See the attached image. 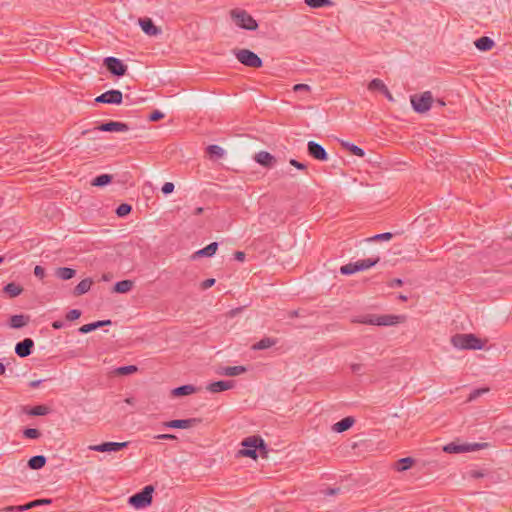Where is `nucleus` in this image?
<instances>
[{
    "instance_id": "423d86ee",
    "label": "nucleus",
    "mask_w": 512,
    "mask_h": 512,
    "mask_svg": "<svg viewBox=\"0 0 512 512\" xmlns=\"http://www.w3.org/2000/svg\"><path fill=\"white\" fill-rule=\"evenodd\" d=\"M233 52L237 60L247 67L260 68L263 66L262 59L249 49H235Z\"/></svg>"
},
{
    "instance_id": "c85d7f7f",
    "label": "nucleus",
    "mask_w": 512,
    "mask_h": 512,
    "mask_svg": "<svg viewBox=\"0 0 512 512\" xmlns=\"http://www.w3.org/2000/svg\"><path fill=\"white\" fill-rule=\"evenodd\" d=\"M22 287L14 282L8 283L4 286L3 291L4 293L8 294L9 297L14 298L21 294Z\"/></svg>"
},
{
    "instance_id": "9b49d317",
    "label": "nucleus",
    "mask_w": 512,
    "mask_h": 512,
    "mask_svg": "<svg viewBox=\"0 0 512 512\" xmlns=\"http://www.w3.org/2000/svg\"><path fill=\"white\" fill-rule=\"evenodd\" d=\"M201 422L202 420L200 418L175 419L164 422L163 426L173 429H188L200 424Z\"/></svg>"
},
{
    "instance_id": "aec40b11",
    "label": "nucleus",
    "mask_w": 512,
    "mask_h": 512,
    "mask_svg": "<svg viewBox=\"0 0 512 512\" xmlns=\"http://www.w3.org/2000/svg\"><path fill=\"white\" fill-rule=\"evenodd\" d=\"M139 24L143 32L149 36H156L161 32L160 28H158L150 18H140Z\"/></svg>"
},
{
    "instance_id": "473e14b6",
    "label": "nucleus",
    "mask_w": 512,
    "mask_h": 512,
    "mask_svg": "<svg viewBox=\"0 0 512 512\" xmlns=\"http://www.w3.org/2000/svg\"><path fill=\"white\" fill-rule=\"evenodd\" d=\"M413 463L414 459L411 457L401 458L396 463V469L398 471H406L412 466Z\"/></svg>"
},
{
    "instance_id": "c756f323",
    "label": "nucleus",
    "mask_w": 512,
    "mask_h": 512,
    "mask_svg": "<svg viewBox=\"0 0 512 512\" xmlns=\"http://www.w3.org/2000/svg\"><path fill=\"white\" fill-rule=\"evenodd\" d=\"M218 249V243L212 242L203 249L197 251L195 253L196 256H205V257H212Z\"/></svg>"
},
{
    "instance_id": "a19ab883",
    "label": "nucleus",
    "mask_w": 512,
    "mask_h": 512,
    "mask_svg": "<svg viewBox=\"0 0 512 512\" xmlns=\"http://www.w3.org/2000/svg\"><path fill=\"white\" fill-rule=\"evenodd\" d=\"M138 370L137 366L135 365H128V366H122L117 368V373L119 375H129L132 373H135Z\"/></svg>"
},
{
    "instance_id": "8fccbe9b",
    "label": "nucleus",
    "mask_w": 512,
    "mask_h": 512,
    "mask_svg": "<svg viewBox=\"0 0 512 512\" xmlns=\"http://www.w3.org/2000/svg\"><path fill=\"white\" fill-rule=\"evenodd\" d=\"M34 276L38 277L39 279L43 280L45 277V269L42 266H35L34 267Z\"/></svg>"
},
{
    "instance_id": "ddd939ff",
    "label": "nucleus",
    "mask_w": 512,
    "mask_h": 512,
    "mask_svg": "<svg viewBox=\"0 0 512 512\" xmlns=\"http://www.w3.org/2000/svg\"><path fill=\"white\" fill-rule=\"evenodd\" d=\"M307 152L312 158L318 161H326L328 159V154L324 147L315 141L308 142Z\"/></svg>"
},
{
    "instance_id": "3c124183",
    "label": "nucleus",
    "mask_w": 512,
    "mask_h": 512,
    "mask_svg": "<svg viewBox=\"0 0 512 512\" xmlns=\"http://www.w3.org/2000/svg\"><path fill=\"white\" fill-rule=\"evenodd\" d=\"M215 282L216 281L214 278H208V279L204 280L203 282H201L200 287L202 290H206V289L212 287L215 284Z\"/></svg>"
},
{
    "instance_id": "13d9d810",
    "label": "nucleus",
    "mask_w": 512,
    "mask_h": 512,
    "mask_svg": "<svg viewBox=\"0 0 512 512\" xmlns=\"http://www.w3.org/2000/svg\"><path fill=\"white\" fill-rule=\"evenodd\" d=\"M21 414H27L28 416H32V406L31 405H21L19 406Z\"/></svg>"
},
{
    "instance_id": "4468645a",
    "label": "nucleus",
    "mask_w": 512,
    "mask_h": 512,
    "mask_svg": "<svg viewBox=\"0 0 512 512\" xmlns=\"http://www.w3.org/2000/svg\"><path fill=\"white\" fill-rule=\"evenodd\" d=\"M95 130L102 132H126L129 130V126L124 122L108 121L97 126Z\"/></svg>"
},
{
    "instance_id": "69168bd1",
    "label": "nucleus",
    "mask_w": 512,
    "mask_h": 512,
    "mask_svg": "<svg viewBox=\"0 0 512 512\" xmlns=\"http://www.w3.org/2000/svg\"><path fill=\"white\" fill-rule=\"evenodd\" d=\"M64 325H65V323L61 320H56V321L52 322V327L54 329H61L64 327Z\"/></svg>"
},
{
    "instance_id": "f3484780",
    "label": "nucleus",
    "mask_w": 512,
    "mask_h": 512,
    "mask_svg": "<svg viewBox=\"0 0 512 512\" xmlns=\"http://www.w3.org/2000/svg\"><path fill=\"white\" fill-rule=\"evenodd\" d=\"M31 321V317L28 314H17L10 316L8 325L13 329H20L27 326Z\"/></svg>"
},
{
    "instance_id": "052dcab7",
    "label": "nucleus",
    "mask_w": 512,
    "mask_h": 512,
    "mask_svg": "<svg viewBox=\"0 0 512 512\" xmlns=\"http://www.w3.org/2000/svg\"><path fill=\"white\" fill-rule=\"evenodd\" d=\"M340 492V488H327L323 491L325 496H334Z\"/></svg>"
},
{
    "instance_id": "603ef678",
    "label": "nucleus",
    "mask_w": 512,
    "mask_h": 512,
    "mask_svg": "<svg viewBox=\"0 0 512 512\" xmlns=\"http://www.w3.org/2000/svg\"><path fill=\"white\" fill-rule=\"evenodd\" d=\"M51 503H52V499H50V498L34 499V508L41 506V505H49Z\"/></svg>"
},
{
    "instance_id": "f03ea898",
    "label": "nucleus",
    "mask_w": 512,
    "mask_h": 512,
    "mask_svg": "<svg viewBox=\"0 0 512 512\" xmlns=\"http://www.w3.org/2000/svg\"><path fill=\"white\" fill-rule=\"evenodd\" d=\"M454 347L464 350H480L484 347V341L474 334H455L451 338Z\"/></svg>"
},
{
    "instance_id": "79ce46f5",
    "label": "nucleus",
    "mask_w": 512,
    "mask_h": 512,
    "mask_svg": "<svg viewBox=\"0 0 512 512\" xmlns=\"http://www.w3.org/2000/svg\"><path fill=\"white\" fill-rule=\"evenodd\" d=\"M488 391H489L488 388L475 389L469 394L467 401H469V402L474 401L475 399H477L478 397H480L481 395H483L484 393H486Z\"/></svg>"
},
{
    "instance_id": "dca6fc26",
    "label": "nucleus",
    "mask_w": 512,
    "mask_h": 512,
    "mask_svg": "<svg viewBox=\"0 0 512 512\" xmlns=\"http://www.w3.org/2000/svg\"><path fill=\"white\" fill-rule=\"evenodd\" d=\"M254 160L265 168H272L276 164V158L267 151H260L256 153Z\"/></svg>"
},
{
    "instance_id": "4d7b16f0",
    "label": "nucleus",
    "mask_w": 512,
    "mask_h": 512,
    "mask_svg": "<svg viewBox=\"0 0 512 512\" xmlns=\"http://www.w3.org/2000/svg\"><path fill=\"white\" fill-rule=\"evenodd\" d=\"M157 440H175L177 439L174 434H158L154 437Z\"/></svg>"
},
{
    "instance_id": "49530a36",
    "label": "nucleus",
    "mask_w": 512,
    "mask_h": 512,
    "mask_svg": "<svg viewBox=\"0 0 512 512\" xmlns=\"http://www.w3.org/2000/svg\"><path fill=\"white\" fill-rule=\"evenodd\" d=\"M164 118V114L159 110H154L150 113L148 119L152 122L159 121Z\"/></svg>"
},
{
    "instance_id": "ea45409f",
    "label": "nucleus",
    "mask_w": 512,
    "mask_h": 512,
    "mask_svg": "<svg viewBox=\"0 0 512 512\" xmlns=\"http://www.w3.org/2000/svg\"><path fill=\"white\" fill-rule=\"evenodd\" d=\"M32 509V501H29L25 503L24 505H18V506H8L5 508L6 511H16V512H22L26 510Z\"/></svg>"
},
{
    "instance_id": "c03bdc74",
    "label": "nucleus",
    "mask_w": 512,
    "mask_h": 512,
    "mask_svg": "<svg viewBox=\"0 0 512 512\" xmlns=\"http://www.w3.org/2000/svg\"><path fill=\"white\" fill-rule=\"evenodd\" d=\"M46 464V457L43 455L34 456V470L41 469Z\"/></svg>"
},
{
    "instance_id": "de8ad7c7",
    "label": "nucleus",
    "mask_w": 512,
    "mask_h": 512,
    "mask_svg": "<svg viewBox=\"0 0 512 512\" xmlns=\"http://www.w3.org/2000/svg\"><path fill=\"white\" fill-rule=\"evenodd\" d=\"M94 330H95L94 329V324L92 322V323L84 324L81 327H79L78 332L81 333V334H87V333H90V332H92Z\"/></svg>"
},
{
    "instance_id": "6e6d98bb",
    "label": "nucleus",
    "mask_w": 512,
    "mask_h": 512,
    "mask_svg": "<svg viewBox=\"0 0 512 512\" xmlns=\"http://www.w3.org/2000/svg\"><path fill=\"white\" fill-rule=\"evenodd\" d=\"M293 90L295 92H302V91L308 92V91H310V86L307 84H302V83L296 84V85H294Z\"/></svg>"
},
{
    "instance_id": "a211bd4d",
    "label": "nucleus",
    "mask_w": 512,
    "mask_h": 512,
    "mask_svg": "<svg viewBox=\"0 0 512 512\" xmlns=\"http://www.w3.org/2000/svg\"><path fill=\"white\" fill-rule=\"evenodd\" d=\"M247 371L245 366H220L217 368L216 373L221 376H238Z\"/></svg>"
},
{
    "instance_id": "6e6552de",
    "label": "nucleus",
    "mask_w": 512,
    "mask_h": 512,
    "mask_svg": "<svg viewBox=\"0 0 512 512\" xmlns=\"http://www.w3.org/2000/svg\"><path fill=\"white\" fill-rule=\"evenodd\" d=\"M433 97L430 91H426L420 95L411 96V104L413 109L418 113L427 112L432 105Z\"/></svg>"
},
{
    "instance_id": "a878e982",
    "label": "nucleus",
    "mask_w": 512,
    "mask_h": 512,
    "mask_svg": "<svg viewBox=\"0 0 512 512\" xmlns=\"http://www.w3.org/2000/svg\"><path fill=\"white\" fill-rule=\"evenodd\" d=\"M134 286V282L132 280H122L115 283L113 286V292L116 293H127L131 291Z\"/></svg>"
},
{
    "instance_id": "7ed1b4c3",
    "label": "nucleus",
    "mask_w": 512,
    "mask_h": 512,
    "mask_svg": "<svg viewBox=\"0 0 512 512\" xmlns=\"http://www.w3.org/2000/svg\"><path fill=\"white\" fill-rule=\"evenodd\" d=\"M405 320L401 315H374L368 314L358 319L359 323L377 325V326H393L402 323Z\"/></svg>"
},
{
    "instance_id": "0eeeda50",
    "label": "nucleus",
    "mask_w": 512,
    "mask_h": 512,
    "mask_svg": "<svg viewBox=\"0 0 512 512\" xmlns=\"http://www.w3.org/2000/svg\"><path fill=\"white\" fill-rule=\"evenodd\" d=\"M231 17L240 28L254 31L258 28L257 21L245 10H232Z\"/></svg>"
},
{
    "instance_id": "338daca9",
    "label": "nucleus",
    "mask_w": 512,
    "mask_h": 512,
    "mask_svg": "<svg viewBox=\"0 0 512 512\" xmlns=\"http://www.w3.org/2000/svg\"><path fill=\"white\" fill-rule=\"evenodd\" d=\"M23 435L28 439H32V427L25 428L23 430Z\"/></svg>"
},
{
    "instance_id": "0e129e2a",
    "label": "nucleus",
    "mask_w": 512,
    "mask_h": 512,
    "mask_svg": "<svg viewBox=\"0 0 512 512\" xmlns=\"http://www.w3.org/2000/svg\"><path fill=\"white\" fill-rule=\"evenodd\" d=\"M234 256L236 260L242 262L245 260L246 254L243 251H236Z\"/></svg>"
},
{
    "instance_id": "39448f33",
    "label": "nucleus",
    "mask_w": 512,
    "mask_h": 512,
    "mask_svg": "<svg viewBox=\"0 0 512 512\" xmlns=\"http://www.w3.org/2000/svg\"><path fill=\"white\" fill-rule=\"evenodd\" d=\"M153 492L154 487L152 485H147L140 492L130 496L128 503L136 509L145 508L152 503Z\"/></svg>"
},
{
    "instance_id": "58836bf2",
    "label": "nucleus",
    "mask_w": 512,
    "mask_h": 512,
    "mask_svg": "<svg viewBox=\"0 0 512 512\" xmlns=\"http://www.w3.org/2000/svg\"><path fill=\"white\" fill-rule=\"evenodd\" d=\"M51 412V407L45 404L34 405V416H43Z\"/></svg>"
},
{
    "instance_id": "864d4df0",
    "label": "nucleus",
    "mask_w": 512,
    "mask_h": 512,
    "mask_svg": "<svg viewBox=\"0 0 512 512\" xmlns=\"http://www.w3.org/2000/svg\"><path fill=\"white\" fill-rule=\"evenodd\" d=\"M289 163L292 166H294L295 168L299 169V170H306L307 169L306 164H304L302 162H299L296 159H290Z\"/></svg>"
},
{
    "instance_id": "c9c22d12",
    "label": "nucleus",
    "mask_w": 512,
    "mask_h": 512,
    "mask_svg": "<svg viewBox=\"0 0 512 512\" xmlns=\"http://www.w3.org/2000/svg\"><path fill=\"white\" fill-rule=\"evenodd\" d=\"M393 238V234L390 232H385L381 234H376L372 237L366 239L368 242H376V241H389Z\"/></svg>"
},
{
    "instance_id": "6ab92c4d",
    "label": "nucleus",
    "mask_w": 512,
    "mask_h": 512,
    "mask_svg": "<svg viewBox=\"0 0 512 512\" xmlns=\"http://www.w3.org/2000/svg\"><path fill=\"white\" fill-rule=\"evenodd\" d=\"M15 353L21 357H27L32 353V338H25L15 346Z\"/></svg>"
},
{
    "instance_id": "b1692460",
    "label": "nucleus",
    "mask_w": 512,
    "mask_h": 512,
    "mask_svg": "<svg viewBox=\"0 0 512 512\" xmlns=\"http://www.w3.org/2000/svg\"><path fill=\"white\" fill-rule=\"evenodd\" d=\"M278 340L272 337H263L261 340L252 345V350H265L276 345Z\"/></svg>"
},
{
    "instance_id": "f704fd0d",
    "label": "nucleus",
    "mask_w": 512,
    "mask_h": 512,
    "mask_svg": "<svg viewBox=\"0 0 512 512\" xmlns=\"http://www.w3.org/2000/svg\"><path fill=\"white\" fill-rule=\"evenodd\" d=\"M386 85L384 84V82L378 78H375L373 79L369 84H368V89L371 90V91H380V92H383V91H386Z\"/></svg>"
},
{
    "instance_id": "f257e3e1",
    "label": "nucleus",
    "mask_w": 512,
    "mask_h": 512,
    "mask_svg": "<svg viewBox=\"0 0 512 512\" xmlns=\"http://www.w3.org/2000/svg\"><path fill=\"white\" fill-rule=\"evenodd\" d=\"M241 445L243 448L238 451L239 456L257 459V451H259L263 457H267L268 455L267 445L259 435L244 438Z\"/></svg>"
},
{
    "instance_id": "09e8293b",
    "label": "nucleus",
    "mask_w": 512,
    "mask_h": 512,
    "mask_svg": "<svg viewBox=\"0 0 512 512\" xmlns=\"http://www.w3.org/2000/svg\"><path fill=\"white\" fill-rule=\"evenodd\" d=\"M174 188H175V186L172 182H166L162 186L161 190H162L163 194L167 195V194L172 193L174 191Z\"/></svg>"
},
{
    "instance_id": "9d476101",
    "label": "nucleus",
    "mask_w": 512,
    "mask_h": 512,
    "mask_svg": "<svg viewBox=\"0 0 512 512\" xmlns=\"http://www.w3.org/2000/svg\"><path fill=\"white\" fill-rule=\"evenodd\" d=\"M123 95L120 90L111 89L95 98V102L105 104H116L122 103Z\"/></svg>"
},
{
    "instance_id": "e2e57ef3",
    "label": "nucleus",
    "mask_w": 512,
    "mask_h": 512,
    "mask_svg": "<svg viewBox=\"0 0 512 512\" xmlns=\"http://www.w3.org/2000/svg\"><path fill=\"white\" fill-rule=\"evenodd\" d=\"M403 285V281L400 279V278H395V279H392L389 283H388V286L389 287H400Z\"/></svg>"
},
{
    "instance_id": "72a5a7b5",
    "label": "nucleus",
    "mask_w": 512,
    "mask_h": 512,
    "mask_svg": "<svg viewBox=\"0 0 512 512\" xmlns=\"http://www.w3.org/2000/svg\"><path fill=\"white\" fill-rule=\"evenodd\" d=\"M304 2L310 8H321L332 5L331 0H305Z\"/></svg>"
},
{
    "instance_id": "680f3d73",
    "label": "nucleus",
    "mask_w": 512,
    "mask_h": 512,
    "mask_svg": "<svg viewBox=\"0 0 512 512\" xmlns=\"http://www.w3.org/2000/svg\"><path fill=\"white\" fill-rule=\"evenodd\" d=\"M362 369H363V365L362 364L354 363V364L351 365V371L354 374H359L360 375L362 373Z\"/></svg>"
},
{
    "instance_id": "4be33fe9",
    "label": "nucleus",
    "mask_w": 512,
    "mask_h": 512,
    "mask_svg": "<svg viewBox=\"0 0 512 512\" xmlns=\"http://www.w3.org/2000/svg\"><path fill=\"white\" fill-rule=\"evenodd\" d=\"M197 388L192 384L182 385L171 390V396L182 397L195 393Z\"/></svg>"
},
{
    "instance_id": "774afa93",
    "label": "nucleus",
    "mask_w": 512,
    "mask_h": 512,
    "mask_svg": "<svg viewBox=\"0 0 512 512\" xmlns=\"http://www.w3.org/2000/svg\"><path fill=\"white\" fill-rule=\"evenodd\" d=\"M289 318H295L299 316L298 310H293L288 313Z\"/></svg>"
},
{
    "instance_id": "5fc2aeb1",
    "label": "nucleus",
    "mask_w": 512,
    "mask_h": 512,
    "mask_svg": "<svg viewBox=\"0 0 512 512\" xmlns=\"http://www.w3.org/2000/svg\"><path fill=\"white\" fill-rule=\"evenodd\" d=\"M93 324H94V329L96 330L98 328L111 325L112 321L109 319L108 320H99V321L93 322Z\"/></svg>"
},
{
    "instance_id": "20e7f679",
    "label": "nucleus",
    "mask_w": 512,
    "mask_h": 512,
    "mask_svg": "<svg viewBox=\"0 0 512 512\" xmlns=\"http://www.w3.org/2000/svg\"><path fill=\"white\" fill-rule=\"evenodd\" d=\"M380 261V257H371L366 259H361L356 262H350L341 266L340 272L343 275H351L353 273L367 270L373 266H375Z\"/></svg>"
},
{
    "instance_id": "2f4dec72",
    "label": "nucleus",
    "mask_w": 512,
    "mask_h": 512,
    "mask_svg": "<svg viewBox=\"0 0 512 512\" xmlns=\"http://www.w3.org/2000/svg\"><path fill=\"white\" fill-rule=\"evenodd\" d=\"M467 448L465 444H457L455 442H451L443 447V451L446 453H462L465 452Z\"/></svg>"
},
{
    "instance_id": "37998d69",
    "label": "nucleus",
    "mask_w": 512,
    "mask_h": 512,
    "mask_svg": "<svg viewBox=\"0 0 512 512\" xmlns=\"http://www.w3.org/2000/svg\"><path fill=\"white\" fill-rule=\"evenodd\" d=\"M487 446H488V443H469V444H465V447L467 448L465 450V452L478 451V450H481L483 448H486Z\"/></svg>"
},
{
    "instance_id": "e433bc0d",
    "label": "nucleus",
    "mask_w": 512,
    "mask_h": 512,
    "mask_svg": "<svg viewBox=\"0 0 512 512\" xmlns=\"http://www.w3.org/2000/svg\"><path fill=\"white\" fill-rule=\"evenodd\" d=\"M207 153L213 157L221 158L224 155V150L218 145H209L207 147Z\"/></svg>"
},
{
    "instance_id": "5701e85b",
    "label": "nucleus",
    "mask_w": 512,
    "mask_h": 512,
    "mask_svg": "<svg viewBox=\"0 0 512 512\" xmlns=\"http://www.w3.org/2000/svg\"><path fill=\"white\" fill-rule=\"evenodd\" d=\"M93 284V281L91 278H85L81 280L73 289V295L74 296H81L85 293H87L91 286Z\"/></svg>"
},
{
    "instance_id": "f8f14e48",
    "label": "nucleus",
    "mask_w": 512,
    "mask_h": 512,
    "mask_svg": "<svg viewBox=\"0 0 512 512\" xmlns=\"http://www.w3.org/2000/svg\"><path fill=\"white\" fill-rule=\"evenodd\" d=\"M129 442H103L101 444L90 445L89 450L96 452H116L128 446Z\"/></svg>"
},
{
    "instance_id": "412c9836",
    "label": "nucleus",
    "mask_w": 512,
    "mask_h": 512,
    "mask_svg": "<svg viewBox=\"0 0 512 512\" xmlns=\"http://www.w3.org/2000/svg\"><path fill=\"white\" fill-rule=\"evenodd\" d=\"M355 423V419L352 416H347L341 419L340 421L336 422L332 426V430L337 433H342L347 430H349L353 424Z\"/></svg>"
},
{
    "instance_id": "2eb2a0df",
    "label": "nucleus",
    "mask_w": 512,
    "mask_h": 512,
    "mask_svg": "<svg viewBox=\"0 0 512 512\" xmlns=\"http://www.w3.org/2000/svg\"><path fill=\"white\" fill-rule=\"evenodd\" d=\"M234 386L235 382L233 380H219L209 383L206 389L211 393H220L232 389Z\"/></svg>"
},
{
    "instance_id": "bf43d9fd",
    "label": "nucleus",
    "mask_w": 512,
    "mask_h": 512,
    "mask_svg": "<svg viewBox=\"0 0 512 512\" xmlns=\"http://www.w3.org/2000/svg\"><path fill=\"white\" fill-rule=\"evenodd\" d=\"M468 475L471 478L479 479V478L484 477L485 474L480 470H471L468 472Z\"/></svg>"
},
{
    "instance_id": "bb28decb",
    "label": "nucleus",
    "mask_w": 512,
    "mask_h": 512,
    "mask_svg": "<svg viewBox=\"0 0 512 512\" xmlns=\"http://www.w3.org/2000/svg\"><path fill=\"white\" fill-rule=\"evenodd\" d=\"M76 274V270L69 267H59L55 270V275L62 280H69Z\"/></svg>"
},
{
    "instance_id": "1a4fd4ad",
    "label": "nucleus",
    "mask_w": 512,
    "mask_h": 512,
    "mask_svg": "<svg viewBox=\"0 0 512 512\" xmlns=\"http://www.w3.org/2000/svg\"><path fill=\"white\" fill-rule=\"evenodd\" d=\"M106 69L114 76L121 77L127 73V65L116 57H106L103 61Z\"/></svg>"
},
{
    "instance_id": "7c9ffc66",
    "label": "nucleus",
    "mask_w": 512,
    "mask_h": 512,
    "mask_svg": "<svg viewBox=\"0 0 512 512\" xmlns=\"http://www.w3.org/2000/svg\"><path fill=\"white\" fill-rule=\"evenodd\" d=\"M342 147L348 150L352 155L363 157L365 155V151L358 147L355 144L349 143V142H342Z\"/></svg>"
},
{
    "instance_id": "a18cd8bd",
    "label": "nucleus",
    "mask_w": 512,
    "mask_h": 512,
    "mask_svg": "<svg viewBox=\"0 0 512 512\" xmlns=\"http://www.w3.org/2000/svg\"><path fill=\"white\" fill-rule=\"evenodd\" d=\"M82 312L79 309H71L67 312L65 318L67 321H74L80 318Z\"/></svg>"
},
{
    "instance_id": "cd10ccee",
    "label": "nucleus",
    "mask_w": 512,
    "mask_h": 512,
    "mask_svg": "<svg viewBox=\"0 0 512 512\" xmlns=\"http://www.w3.org/2000/svg\"><path fill=\"white\" fill-rule=\"evenodd\" d=\"M112 179L113 177L110 174H101L96 176L92 180L91 185L96 187H103L110 184L112 182Z\"/></svg>"
},
{
    "instance_id": "4c0bfd02",
    "label": "nucleus",
    "mask_w": 512,
    "mask_h": 512,
    "mask_svg": "<svg viewBox=\"0 0 512 512\" xmlns=\"http://www.w3.org/2000/svg\"><path fill=\"white\" fill-rule=\"evenodd\" d=\"M132 211V206L127 203L120 204L116 209V214L119 217H125Z\"/></svg>"
},
{
    "instance_id": "393cba45",
    "label": "nucleus",
    "mask_w": 512,
    "mask_h": 512,
    "mask_svg": "<svg viewBox=\"0 0 512 512\" xmlns=\"http://www.w3.org/2000/svg\"><path fill=\"white\" fill-rule=\"evenodd\" d=\"M474 44H475L476 48L480 51H489L495 45L494 41L488 36H482V37L478 38L474 42Z\"/></svg>"
}]
</instances>
